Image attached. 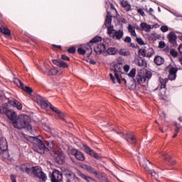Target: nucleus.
Here are the masks:
<instances>
[{
  "label": "nucleus",
  "instance_id": "12",
  "mask_svg": "<svg viewBox=\"0 0 182 182\" xmlns=\"http://www.w3.org/2000/svg\"><path fill=\"white\" fill-rule=\"evenodd\" d=\"M123 68V64L122 63H117L114 65L113 71L114 75L116 77L118 83H120V77L119 75H122V69Z\"/></svg>",
  "mask_w": 182,
  "mask_h": 182
},
{
  "label": "nucleus",
  "instance_id": "4",
  "mask_svg": "<svg viewBox=\"0 0 182 182\" xmlns=\"http://www.w3.org/2000/svg\"><path fill=\"white\" fill-rule=\"evenodd\" d=\"M0 113L1 114H6L8 119L11 122H15L16 119L18 118L16 112L14 111V109H9L6 104L2 105V106L0 107Z\"/></svg>",
  "mask_w": 182,
  "mask_h": 182
},
{
  "label": "nucleus",
  "instance_id": "32",
  "mask_svg": "<svg viewBox=\"0 0 182 182\" xmlns=\"http://www.w3.org/2000/svg\"><path fill=\"white\" fill-rule=\"evenodd\" d=\"M0 31L1 33H4V35H6V36H9V35H11V31L9 30L7 27L1 26L0 28Z\"/></svg>",
  "mask_w": 182,
  "mask_h": 182
},
{
  "label": "nucleus",
  "instance_id": "43",
  "mask_svg": "<svg viewBox=\"0 0 182 182\" xmlns=\"http://www.w3.org/2000/svg\"><path fill=\"white\" fill-rule=\"evenodd\" d=\"M178 132H180V127H176V128L175 129V133H174V134L173 136V139L177 137V135L178 134Z\"/></svg>",
  "mask_w": 182,
  "mask_h": 182
},
{
  "label": "nucleus",
  "instance_id": "62",
  "mask_svg": "<svg viewBox=\"0 0 182 182\" xmlns=\"http://www.w3.org/2000/svg\"><path fill=\"white\" fill-rule=\"evenodd\" d=\"M178 120H179V122H182V117H180L178 118Z\"/></svg>",
  "mask_w": 182,
  "mask_h": 182
},
{
  "label": "nucleus",
  "instance_id": "37",
  "mask_svg": "<svg viewBox=\"0 0 182 182\" xmlns=\"http://www.w3.org/2000/svg\"><path fill=\"white\" fill-rule=\"evenodd\" d=\"M154 55V50L151 48H149L146 50V58H151Z\"/></svg>",
  "mask_w": 182,
  "mask_h": 182
},
{
  "label": "nucleus",
  "instance_id": "30",
  "mask_svg": "<svg viewBox=\"0 0 182 182\" xmlns=\"http://www.w3.org/2000/svg\"><path fill=\"white\" fill-rule=\"evenodd\" d=\"M128 77H130L131 82H134V76H136V68L131 70L129 73L127 75Z\"/></svg>",
  "mask_w": 182,
  "mask_h": 182
},
{
  "label": "nucleus",
  "instance_id": "11",
  "mask_svg": "<svg viewBox=\"0 0 182 182\" xmlns=\"http://www.w3.org/2000/svg\"><path fill=\"white\" fill-rule=\"evenodd\" d=\"M14 83L15 85H16V86H18V87H20V89H22L25 92H26V93H28V95H31V93H32V92H33L32 88L31 87L26 86L24 87L23 82H22V81H21V80H19L18 78L14 79Z\"/></svg>",
  "mask_w": 182,
  "mask_h": 182
},
{
  "label": "nucleus",
  "instance_id": "28",
  "mask_svg": "<svg viewBox=\"0 0 182 182\" xmlns=\"http://www.w3.org/2000/svg\"><path fill=\"white\" fill-rule=\"evenodd\" d=\"M136 80L139 85H141V83H144V82H146V75H137Z\"/></svg>",
  "mask_w": 182,
  "mask_h": 182
},
{
  "label": "nucleus",
  "instance_id": "40",
  "mask_svg": "<svg viewBox=\"0 0 182 182\" xmlns=\"http://www.w3.org/2000/svg\"><path fill=\"white\" fill-rule=\"evenodd\" d=\"M146 50L145 49H139V53L141 55V56L146 57Z\"/></svg>",
  "mask_w": 182,
  "mask_h": 182
},
{
  "label": "nucleus",
  "instance_id": "6",
  "mask_svg": "<svg viewBox=\"0 0 182 182\" xmlns=\"http://www.w3.org/2000/svg\"><path fill=\"white\" fill-rule=\"evenodd\" d=\"M31 174H33L34 177H38L42 181H46V174L43 173L41 166H31L30 176Z\"/></svg>",
  "mask_w": 182,
  "mask_h": 182
},
{
  "label": "nucleus",
  "instance_id": "31",
  "mask_svg": "<svg viewBox=\"0 0 182 182\" xmlns=\"http://www.w3.org/2000/svg\"><path fill=\"white\" fill-rule=\"evenodd\" d=\"M140 26L143 29V31H145V32H150V30L151 29V26L146 23H141L140 24Z\"/></svg>",
  "mask_w": 182,
  "mask_h": 182
},
{
  "label": "nucleus",
  "instance_id": "25",
  "mask_svg": "<svg viewBox=\"0 0 182 182\" xmlns=\"http://www.w3.org/2000/svg\"><path fill=\"white\" fill-rule=\"evenodd\" d=\"M154 62L158 66H161V65H163V63H164V58H163L162 57H161L159 55H156V56H155V58L154 59Z\"/></svg>",
  "mask_w": 182,
  "mask_h": 182
},
{
  "label": "nucleus",
  "instance_id": "56",
  "mask_svg": "<svg viewBox=\"0 0 182 182\" xmlns=\"http://www.w3.org/2000/svg\"><path fill=\"white\" fill-rule=\"evenodd\" d=\"M178 49L179 53L182 55V44L179 46Z\"/></svg>",
  "mask_w": 182,
  "mask_h": 182
},
{
  "label": "nucleus",
  "instance_id": "51",
  "mask_svg": "<svg viewBox=\"0 0 182 182\" xmlns=\"http://www.w3.org/2000/svg\"><path fill=\"white\" fill-rule=\"evenodd\" d=\"M123 69L124 72H129V70H130V66L129 65H125Z\"/></svg>",
  "mask_w": 182,
  "mask_h": 182
},
{
  "label": "nucleus",
  "instance_id": "49",
  "mask_svg": "<svg viewBox=\"0 0 182 182\" xmlns=\"http://www.w3.org/2000/svg\"><path fill=\"white\" fill-rule=\"evenodd\" d=\"M159 47L163 49L164 48H166V43L164 41H160Z\"/></svg>",
  "mask_w": 182,
  "mask_h": 182
},
{
  "label": "nucleus",
  "instance_id": "13",
  "mask_svg": "<svg viewBox=\"0 0 182 182\" xmlns=\"http://www.w3.org/2000/svg\"><path fill=\"white\" fill-rule=\"evenodd\" d=\"M16 171H21L22 173H26V174L31 175V164H23L19 166H16Z\"/></svg>",
  "mask_w": 182,
  "mask_h": 182
},
{
  "label": "nucleus",
  "instance_id": "10",
  "mask_svg": "<svg viewBox=\"0 0 182 182\" xmlns=\"http://www.w3.org/2000/svg\"><path fill=\"white\" fill-rule=\"evenodd\" d=\"M117 134H120L121 137H124V139L127 140V143H129V144H136V136H134V134L133 132H127L126 134V136H124V134L122 132H119V131H116Z\"/></svg>",
  "mask_w": 182,
  "mask_h": 182
},
{
  "label": "nucleus",
  "instance_id": "50",
  "mask_svg": "<svg viewBox=\"0 0 182 182\" xmlns=\"http://www.w3.org/2000/svg\"><path fill=\"white\" fill-rule=\"evenodd\" d=\"M61 58L63 59V60H70V58L65 55H61Z\"/></svg>",
  "mask_w": 182,
  "mask_h": 182
},
{
  "label": "nucleus",
  "instance_id": "17",
  "mask_svg": "<svg viewBox=\"0 0 182 182\" xmlns=\"http://www.w3.org/2000/svg\"><path fill=\"white\" fill-rule=\"evenodd\" d=\"M81 168H83V170H87L88 173L90 174H94L95 176H99V172L95 169V168L87 166L86 164L81 165Z\"/></svg>",
  "mask_w": 182,
  "mask_h": 182
},
{
  "label": "nucleus",
  "instance_id": "44",
  "mask_svg": "<svg viewBox=\"0 0 182 182\" xmlns=\"http://www.w3.org/2000/svg\"><path fill=\"white\" fill-rule=\"evenodd\" d=\"M124 42H125V43H131L132 38L130 36L125 37Z\"/></svg>",
  "mask_w": 182,
  "mask_h": 182
},
{
  "label": "nucleus",
  "instance_id": "29",
  "mask_svg": "<svg viewBox=\"0 0 182 182\" xmlns=\"http://www.w3.org/2000/svg\"><path fill=\"white\" fill-rule=\"evenodd\" d=\"M119 2L122 6H123V8L126 9V11H130V9H132V6L129 4V2L125 1L124 0H119Z\"/></svg>",
  "mask_w": 182,
  "mask_h": 182
},
{
  "label": "nucleus",
  "instance_id": "63",
  "mask_svg": "<svg viewBox=\"0 0 182 182\" xmlns=\"http://www.w3.org/2000/svg\"><path fill=\"white\" fill-rule=\"evenodd\" d=\"M160 130L163 133V129L160 128Z\"/></svg>",
  "mask_w": 182,
  "mask_h": 182
},
{
  "label": "nucleus",
  "instance_id": "45",
  "mask_svg": "<svg viewBox=\"0 0 182 182\" xmlns=\"http://www.w3.org/2000/svg\"><path fill=\"white\" fill-rule=\"evenodd\" d=\"M161 32H168V26H162L161 27Z\"/></svg>",
  "mask_w": 182,
  "mask_h": 182
},
{
  "label": "nucleus",
  "instance_id": "1",
  "mask_svg": "<svg viewBox=\"0 0 182 182\" xmlns=\"http://www.w3.org/2000/svg\"><path fill=\"white\" fill-rule=\"evenodd\" d=\"M13 126L15 129H18L19 130L27 129L30 133H33V130H35L31 125V118L27 114L19 115L18 118L13 122Z\"/></svg>",
  "mask_w": 182,
  "mask_h": 182
},
{
  "label": "nucleus",
  "instance_id": "26",
  "mask_svg": "<svg viewBox=\"0 0 182 182\" xmlns=\"http://www.w3.org/2000/svg\"><path fill=\"white\" fill-rule=\"evenodd\" d=\"M127 29L132 36L137 38V34L136 33V28L134 26H132V24H129Z\"/></svg>",
  "mask_w": 182,
  "mask_h": 182
},
{
  "label": "nucleus",
  "instance_id": "52",
  "mask_svg": "<svg viewBox=\"0 0 182 182\" xmlns=\"http://www.w3.org/2000/svg\"><path fill=\"white\" fill-rule=\"evenodd\" d=\"M151 76H152L151 72H146V76H145L146 79V77H147V79H150L151 77Z\"/></svg>",
  "mask_w": 182,
  "mask_h": 182
},
{
  "label": "nucleus",
  "instance_id": "47",
  "mask_svg": "<svg viewBox=\"0 0 182 182\" xmlns=\"http://www.w3.org/2000/svg\"><path fill=\"white\" fill-rule=\"evenodd\" d=\"M148 171L150 173V174L152 177H156V175L157 174V173H156L155 170H153V169L149 170L148 169Z\"/></svg>",
  "mask_w": 182,
  "mask_h": 182
},
{
  "label": "nucleus",
  "instance_id": "27",
  "mask_svg": "<svg viewBox=\"0 0 182 182\" xmlns=\"http://www.w3.org/2000/svg\"><path fill=\"white\" fill-rule=\"evenodd\" d=\"M140 166L145 168L147 171L149 170V167H147V164H150V161L146 159H143L141 161H139Z\"/></svg>",
  "mask_w": 182,
  "mask_h": 182
},
{
  "label": "nucleus",
  "instance_id": "48",
  "mask_svg": "<svg viewBox=\"0 0 182 182\" xmlns=\"http://www.w3.org/2000/svg\"><path fill=\"white\" fill-rule=\"evenodd\" d=\"M137 12H138V14H139V15H141V16H144V15H145L144 11L143 10V9H137Z\"/></svg>",
  "mask_w": 182,
  "mask_h": 182
},
{
  "label": "nucleus",
  "instance_id": "18",
  "mask_svg": "<svg viewBox=\"0 0 182 182\" xmlns=\"http://www.w3.org/2000/svg\"><path fill=\"white\" fill-rule=\"evenodd\" d=\"M177 68L174 67H171L169 69V74L168 77L169 80H176V77H177Z\"/></svg>",
  "mask_w": 182,
  "mask_h": 182
},
{
  "label": "nucleus",
  "instance_id": "5",
  "mask_svg": "<svg viewBox=\"0 0 182 182\" xmlns=\"http://www.w3.org/2000/svg\"><path fill=\"white\" fill-rule=\"evenodd\" d=\"M41 106L43 107H50V109L53 110V112H55V116L57 119H60L61 120H65V114L63 112H60L58 108L53 107L50 102L48 101H41Z\"/></svg>",
  "mask_w": 182,
  "mask_h": 182
},
{
  "label": "nucleus",
  "instance_id": "41",
  "mask_svg": "<svg viewBox=\"0 0 182 182\" xmlns=\"http://www.w3.org/2000/svg\"><path fill=\"white\" fill-rule=\"evenodd\" d=\"M136 42L137 43H139V45L141 46L146 45V43H144L141 38L136 37Z\"/></svg>",
  "mask_w": 182,
  "mask_h": 182
},
{
  "label": "nucleus",
  "instance_id": "16",
  "mask_svg": "<svg viewBox=\"0 0 182 182\" xmlns=\"http://www.w3.org/2000/svg\"><path fill=\"white\" fill-rule=\"evenodd\" d=\"M167 39L171 45L173 46H177V35L176 34V33H174L173 31L170 32L167 35Z\"/></svg>",
  "mask_w": 182,
  "mask_h": 182
},
{
  "label": "nucleus",
  "instance_id": "35",
  "mask_svg": "<svg viewBox=\"0 0 182 182\" xmlns=\"http://www.w3.org/2000/svg\"><path fill=\"white\" fill-rule=\"evenodd\" d=\"M83 148H84V150H85V153H87V154H89L90 156L94 151L92 149H90V147L89 146H87V144H84Z\"/></svg>",
  "mask_w": 182,
  "mask_h": 182
},
{
  "label": "nucleus",
  "instance_id": "38",
  "mask_svg": "<svg viewBox=\"0 0 182 182\" xmlns=\"http://www.w3.org/2000/svg\"><path fill=\"white\" fill-rule=\"evenodd\" d=\"M136 65L140 68H142V66L146 65V60L144 59H139L137 60Z\"/></svg>",
  "mask_w": 182,
  "mask_h": 182
},
{
  "label": "nucleus",
  "instance_id": "9",
  "mask_svg": "<svg viewBox=\"0 0 182 182\" xmlns=\"http://www.w3.org/2000/svg\"><path fill=\"white\" fill-rule=\"evenodd\" d=\"M8 142L6 139H1L0 140V156L3 159H6L8 157Z\"/></svg>",
  "mask_w": 182,
  "mask_h": 182
},
{
  "label": "nucleus",
  "instance_id": "3",
  "mask_svg": "<svg viewBox=\"0 0 182 182\" xmlns=\"http://www.w3.org/2000/svg\"><path fill=\"white\" fill-rule=\"evenodd\" d=\"M33 139L35 143H37L33 146V149L34 151L38 153L39 154H45L46 151H49V148L46 147L45 144L42 142V140L38 139L37 136L33 137Z\"/></svg>",
  "mask_w": 182,
  "mask_h": 182
},
{
  "label": "nucleus",
  "instance_id": "20",
  "mask_svg": "<svg viewBox=\"0 0 182 182\" xmlns=\"http://www.w3.org/2000/svg\"><path fill=\"white\" fill-rule=\"evenodd\" d=\"M106 50V46L105 44H99L97 47L94 48V52L96 55H102Z\"/></svg>",
  "mask_w": 182,
  "mask_h": 182
},
{
  "label": "nucleus",
  "instance_id": "46",
  "mask_svg": "<svg viewBox=\"0 0 182 182\" xmlns=\"http://www.w3.org/2000/svg\"><path fill=\"white\" fill-rule=\"evenodd\" d=\"M68 53H75L76 52V48L75 47H71L68 49Z\"/></svg>",
  "mask_w": 182,
  "mask_h": 182
},
{
  "label": "nucleus",
  "instance_id": "15",
  "mask_svg": "<svg viewBox=\"0 0 182 182\" xmlns=\"http://www.w3.org/2000/svg\"><path fill=\"white\" fill-rule=\"evenodd\" d=\"M70 154H72V156H74L77 160H79L80 161H85V155H83L82 151L76 149H70Z\"/></svg>",
  "mask_w": 182,
  "mask_h": 182
},
{
  "label": "nucleus",
  "instance_id": "61",
  "mask_svg": "<svg viewBox=\"0 0 182 182\" xmlns=\"http://www.w3.org/2000/svg\"><path fill=\"white\" fill-rule=\"evenodd\" d=\"M122 80L124 82L125 85H127V80L125 78H123Z\"/></svg>",
  "mask_w": 182,
  "mask_h": 182
},
{
  "label": "nucleus",
  "instance_id": "58",
  "mask_svg": "<svg viewBox=\"0 0 182 182\" xmlns=\"http://www.w3.org/2000/svg\"><path fill=\"white\" fill-rule=\"evenodd\" d=\"M120 21L122 22V23H127V21H126L125 18H121Z\"/></svg>",
  "mask_w": 182,
  "mask_h": 182
},
{
  "label": "nucleus",
  "instance_id": "57",
  "mask_svg": "<svg viewBox=\"0 0 182 182\" xmlns=\"http://www.w3.org/2000/svg\"><path fill=\"white\" fill-rule=\"evenodd\" d=\"M90 63H91V65H96V61L95 60H90Z\"/></svg>",
  "mask_w": 182,
  "mask_h": 182
},
{
  "label": "nucleus",
  "instance_id": "23",
  "mask_svg": "<svg viewBox=\"0 0 182 182\" xmlns=\"http://www.w3.org/2000/svg\"><path fill=\"white\" fill-rule=\"evenodd\" d=\"M166 161H167L169 166H174L176 164V161L171 158L170 155H167L166 153L162 154Z\"/></svg>",
  "mask_w": 182,
  "mask_h": 182
},
{
  "label": "nucleus",
  "instance_id": "59",
  "mask_svg": "<svg viewBox=\"0 0 182 182\" xmlns=\"http://www.w3.org/2000/svg\"><path fill=\"white\" fill-rule=\"evenodd\" d=\"M173 15H175V16H177L178 18L180 17V14H178V13L173 12Z\"/></svg>",
  "mask_w": 182,
  "mask_h": 182
},
{
  "label": "nucleus",
  "instance_id": "34",
  "mask_svg": "<svg viewBox=\"0 0 182 182\" xmlns=\"http://www.w3.org/2000/svg\"><path fill=\"white\" fill-rule=\"evenodd\" d=\"M106 53H107V55H117V48H112V47L109 48L106 50Z\"/></svg>",
  "mask_w": 182,
  "mask_h": 182
},
{
  "label": "nucleus",
  "instance_id": "54",
  "mask_svg": "<svg viewBox=\"0 0 182 182\" xmlns=\"http://www.w3.org/2000/svg\"><path fill=\"white\" fill-rule=\"evenodd\" d=\"M109 77L111 80H112L113 83H114V77L113 76V74L109 73Z\"/></svg>",
  "mask_w": 182,
  "mask_h": 182
},
{
  "label": "nucleus",
  "instance_id": "42",
  "mask_svg": "<svg viewBox=\"0 0 182 182\" xmlns=\"http://www.w3.org/2000/svg\"><path fill=\"white\" fill-rule=\"evenodd\" d=\"M90 156L94 157V159H97L98 160L99 159H100V156H99V154H97V153H96L95 151L90 154Z\"/></svg>",
  "mask_w": 182,
  "mask_h": 182
},
{
  "label": "nucleus",
  "instance_id": "64",
  "mask_svg": "<svg viewBox=\"0 0 182 182\" xmlns=\"http://www.w3.org/2000/svg\"><path fill=\"white\" fill-rule=\"evenodd\" d=\"M57 73H53L52 75H56Z\"/></svg>",
  "mask_w": 182,
  "mask_h": 182
},
{
  "label": "nucleus",
  "instance_id": "33",
  "mask_svg": "<svg viewBox=\"0 0 182 182\" xmlns=\"http://www.w3.org/2000/svg\"><path fill=\"white\" fill-rule=\"evenodd\" d=\"M159 82L161 83V89H166L167 82H168V78H159Z\"/></svg>",
  "mask_w": 182,
  "mask_h": 182
},
{
  "label": "nucleus",
  "instance_id": "24",
  "mask_svg": "<svg viewBox=\"0 0 182 182\" xmlns=\"http://www.w3.org/2000/svg\"><path fill=\"white\" fill-rule=\"evenodd\" d=\"M112 16L107 15L105 26L106 28H107V31H109V28H113V26H112Z\"/></svg>",
  "mask_w": 182,
  "mask_h": 182
},
{
  "label": "nucleus",
  "instance_id": "39",
  "mask_svg": "<svg viewBox=\"0 0 182 182\" xmlns=\"http://www.w3.org/2000/svg\"><path fill=\"white\" fill-rule=\"evenodd\" d=\"M170 55L171 56H172V58H177V56L178 55V53H177L176 50L172 48L170 50Z\"/></svg>",
  "mask_w": 182,
  "mask_h": 182
},
{
  "label": "nucleus",
  "instance_id": "22",
  "mask_svg": "<svg viewBox=\"0 0 182 182\" xmlns=\"http://www.w3.org/2000/svg\"><path fill=\"white\" fill-rule=\"evenodd\" d=\"M9 104L11 106H13L14 107H16L18 110H22V104L16 100H11L9 101Z\"/></svg>",
  "mask_w": 182,
  "mask_h": 182
},
{
  "label": "nucleus",
  "instance_id": "2",
  "mask_svg": "<svg viewBox=\"0 0 182 182\" xmlns=\"http://www.w3.org/2000/svg\"><path fill=\"white\" fill-rule=\"evenodd\" d=\"M97 42H102V37L97 36L92 38L88 44H86L83 48H78L77 52L79 55H86L87 58L92 55V43H97Z\"/></svg>",
  "mask_w": 182,
  "mask_h": 182
},
{
  "label": "nucleus",
  "instance_id": "14",
  "mask_svg": "<svg viewBox=\"0 0 182 182\" xmlns=\"http://www.w3.org/2000/svg\"><path fill=\"white\" fill-rule=\"evenodd\" d=\"M63 178V176L62 175V172L58 170H54L50 176L52 182H62Z\"/></svg>",
  "mask_w": 182,
  "mask_h": 182
},
{
  "label": "nucleus",
  "instance_id": "55",
  "mask_svg": "<svg viewBox=\"0 0 182 182\" xmlns=\"http://www.w3.org/2000/svg\"><path fill=\"white\" fill-rule=\"evenodd\" d=\"M53 48H56V49H62V46L53 44Z\"/></svg>",
  "mask_w": 182,
  "mask_h": 182
},
{
  "label": "nucleus",
  "instance_id": "19",
  "mask_svg": "<svg viewBox=\"0 0 182 182\" xmlns=\"http://www.w3.org/2000/svg\"><path fill=\"white\" fill-rule=\"evenodd\" d=\"M53 63L56 65V66H58V68H63V69L69 68V65L66 62L61 60H53Z\"/></svg>",
  "mask_w": 182,
  "mask_h": 182
},
{
  "label": "nucleus",
  "instance_id": "53",
  "mask_svg": "<svg viewBox=\"0 0 182 182\" xmlns=\"http://www.w3.org/2000/svg\"><path fill=\"white\" fill-rule=\"evenodd\" d=\"M154 9L153 8H150L149 10V15H151V16H153V13L154 12ZM146 12H148V11L146 10Z\"/></svg>",
  "mask_w": 182,
  "mask_h": 182
},
{
  "label": "nucleus",
  "instance_id": "21",
  "mask_svg": "<svg viewBox=\"0 0 182 182\" xmlns=\"http://www.w3.org/2000/svg\"><path fill=\"white\" fill-rule=\"evenodd\" d=\"M77 174L80 177L82 178L83 180H85V181H87V182H96V181L94 178H92L90 177V176H86L85 173H82V171H77Z\"/></svg>",
  "mask_w": 182,
  "mask_h": 182
},
{
  "label": "nucleus",
  "instance_id": "60",
  "mask_svg": "<svg viewBox=\"0 0 182 182\" xmlns=\"http://www.w3.org/2000/svg\"><path fill=\"white\" fill-rule=\"evenodd\" d=\"M130 46H131V48H135L136 47V46L133 43H130Z\"/></svg>",
  "mask_w": 182,
  "mask_h": 182
},
{
  "label": "nucleus",
  "instance_id": "36",
  "mask_svg": "<svg viewBox=\"0 0 182 182\" xmlns=\"http://www.w3.org/2000/svg\"><path fill=\"white\" fill-rule=\"evenodd\" d=\"M119 55L122 56H130V51L126 49H121L119 50Z\"/></svg>",
  "mask_w": 182,
  "mask_h": 182
},
{
  "label": "nucleus",
  "instance_id": "8",
  "mask_svg": "<svg viewBox=\"0 0 182 182\" xmlns=\"http://www.w3.org/2000/svg\"><path fill=\"white\" fill-rule=\"evenodd\" d=\"M54 154L55 163H57V164H65V161H66V157L65 156V154L62 152V150L56 149L54 150Z\"/></svg>",
  "mask_w": 182,
  "mask_h": 182
},
{
  "label": "nucleus",
  "instance_id": "7",
  "mask_svg": "<svg viewBox=\"0 0 182 182\" xmlns=\"http://www.w3.org/2000/svg\"><path fill=\"white\" fill-rule=\"evenodd\" d=\"M107 33L109 35V36H111V38L116 39V41H120V39H122L124 35L123 30H114L113 28H108Z\"/></svg>",
  "mask_w": 182,
  "mask_h": 182
}]
</instances>
